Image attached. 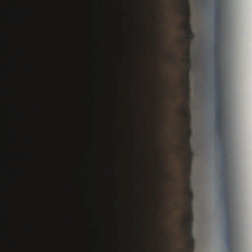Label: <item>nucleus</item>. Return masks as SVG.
I'll use <instances>...</instances> for the list:
<instances>
[{"mask_svg": "<svg viewBox=\"0 0 252 252\" xmlns=\"http://www.w3.org/2000/svg\"><path fill=\"white\" fill-rule=\"evenodd\" d=\"M186 16L187 17V19L185 22L184 29L187 35V50L188 53L189 54L190 51V41L192 39H193L194 34L191 28L190 22L189 19V17L188 16Z\"/></svg>", "mask_w": 252, "mask_h": 252, "instance_id": "nucleus-1", "label": "nucleus"}, {"mask_svg": "<svg viewBox=\"0 0 252 252\" xmlns=\"http://www.w3.org/2000/svg\"><path fill=\"white\" fill-rule=\"evenodd\" d=\"M226 220L228 221V226L226 229V233L227 235L226 245L230 252H234V244L231 242L230 239V234L232 230V224L231 221L229 220V216H227Z\"/></svg>", "mask_w": 252, "mask_h": 252, "instance_id": "nucleus-2", "label": "nucleus"}, {"mask_svg": "<svg viewBox=\"0 0 252 252\" xmlns=\"http://www.w3.org/2000/svg\"><path fill=\"white\" fill-rule=\"evenodd\" d=\"M215 113L216 121L222 120V107L221 103H217L215 107Z\"/></svg>", "mask_w": 252, "mask_h": 252, "instance_id": "nucleus-3", "label": "nucleus"}, {"mask_svg": "<svg viewBox=\"0 0 252 252\" xmlns=\"http://www.w3.org/2000/svg\"><path fill=\"white\" fill-rule=\"evenodd\" d=\"M216 130L217 133L220 138L222 136V120L216 121Z\"/></svg>", "mask_w": 252, "mask_h": 252, "instance_id": "nucleus-4", "label": "nucleus"}, {"mask_svg": "<svg viewBox=\"0 0 252 252\" xmlns=\"http://www.w3.org/2000/svg\"><path fill=\"white\" fill-rule=\"evenodd\" d=\"M221 81V76L220 74V70L217 69L215 72V86H220Z\"/></svg>", "mask_w": 252, "mask_h": 252, "instance_id": "nucleus-5", "label": "nucleus"}, {"mask_svg": "<svg viewBox=\"0 0 252 252\" xmlns=\"http://www.w3.org/2000/svg\"><path fill=\"white\" fill-rule=\"evenodd\" d=\"M216 87V94L217 96V103H221V88L220 86H215Z\"/></svg>", "mask_w": 252, "mask_h": 252, "instance_id": "nucleus-6", "label": "nucleus"}, {"mask_svg": "<svg viewBox=\"0 0 252 252\" xmlns=\"http://www.w3.org/2000/svg\"><path fill=\"white\" fill-rule=\"evenodd\" d=\"M183 6L185 9L184 14L189 17L190 15L189 3V0H184Z\"/></svg>", "mask_w": 252, "mask_h": 252, "instance_id": "nucleus-7", "label": "nucleus"}, {"mask_svg": "<svg viewBox=\"0 0 252 252\" xmlns=\"http://www.w3.org/2000/svg\"><path fill=\"white\" fill-rule=\"evenodd\" d=\"M220 7L219 5L217 4L216 8V15H215V22L216 24H218L220 23Z\"/></svg>", "mask_w": 252, "mask_h": 252, "instance_id": "nucleus-8", "label": "nucleus"}, {"mask_svg": "<svg viewBox=\"0 0 252 252\" xmlns=\"http://www.w3.org/2000/svg\"><path fill=\"white\" fill-rule=\"evenodd\" d=\"M186 94L187 96L189 97V93H190V88H189V80L188 78V76H187V79L186 82Z\"/></svg>", "mask_w": 252, "mask_h": 252, "instance_id": "nucleus-9", "label": "nucleus"}, {"mask_svg": "<svg viewBox=\"0 0 252 252\" xmlns=\"http://www.w3.org/2000/svg\"><path fill=\"white\" fill-rule=\"evenodd\" d=\"M228 163L225 161H223L222 163V169L223 170V177L224 178L225 176V173L227 170V168L228 167Z\"/></svg>", "mask_w": 252, "mask_h": 252, "instance_id": "nucleus-10", "label": "nucleus"}, {"mask_svg": "<svg viewBox=\"0 0 252 252\" xmlns=\"http://www.w3.org/2000/svg\"><path fill=\"white\" fill-rule=\"evenodd\" d=\"M190 134H191V131H190V129H189L184 137V139H185V141L187 142V143L189 145V143H190Z\"/></svg>", "mask_w": 252, "mask_h": 252, "instance_id": "nucleus-11", "label": "nucleus"}, {"mask_svg": "<svg viewBox=\"0 0 252 252\" xmlns=\"http://www.w3.org/2000/svg\"><path fill=\"white\" fill-rule=\"evenodd\" d=\"M227 187L226 185H224V196L226 198V196L228 195L227 192Z\"/></svg>", "mask_w": 252, "mask_h": 252, "instance_id": "nucleus-12", "label": "nucleus"}, {"mask_svg": "<svg viewBox=\"0 0 252 252\" xmlns=\"http://www.w3.org/2000/svg\"><path fill=\"white\" fill-rule=\"evenodd\" d=\"M186 117L188 119L189 123L190 122V114H189V112H188V113H187L186 114Z\"/></svg>", "mask_w": 252, "mask_h": 252, "instance_id": "nucleus-13", "label": "nucleus"}, {"mask_svg": "<svg viewBox=\"0 0 252 252\" xmlns=\"http://www.w3.org/2000/svg\"><path fill=\"white\" fill-rule=\"evenodd\" d=\"M229 209L228 208L227 206H226V212L227 213V215H228V214L229 213Z\"/></svg>", "mask_w": 252, "mask_h": 252, "instance_id": "nucleus-14", "label": "nucleus"}, {"mask_svg": "<svg viewBox=\"0 0 252 252\" xmlns=\"http://www.w3.org/2000/svg\"><path fill=\"white\" fill-rule=\"evenodd\" d=\"M189 227L190 230L191 229V222L189 223Z\"/></svg>", "mask_w": 252, "mask_h": 252, "instance_id": "nucleus-15", "label": "nucleus"}, {"mask_svg": "<svg viewBox=\"0 0 252 252\" xmlns=\"http://www.w3.org/2000/svg\"><path fill=\"white\" fill-rule=\"evenodd\" d=\"M189 193L190 195L192 197V192L191 191V190H190V191H189Z\"/></svg>", "mask_w": 252, "mask_h": 252, "instance_id": "nucleus-16", "label": "nucleus"}, {"mask_svg": "<svg viewBox=\"0 0 252 252\" xmlns=\"http://www.w3.org/2000/svg\"><path fill=\"white\" fill-rule=\"evenodd\" d=\"M189 215L190 216V220H192V215L191 214H190Z\"/></svg>", "mask_w": 252, "mask_h": 252, "instance_id": "nucleus-17", "label": "nucleus"}]
</instances>
